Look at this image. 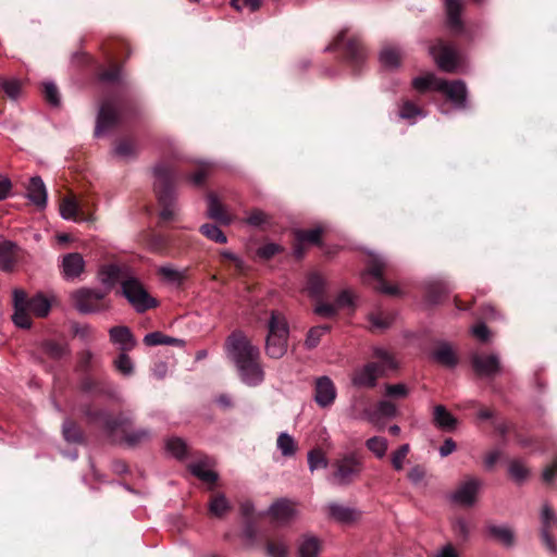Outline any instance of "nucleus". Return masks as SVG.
I'll return each instance as SVG.
<instances>
[{
	"label": "nucleus",
	"instance_id": "8",
	"mask_svg": "<svg viewBox=\"0 0 557 557\" xmlns=\"http://www.w3.org/2000/svg\"><path fill=\"white\" fill-rule=\"evenodd\" d=\"M335 472L333 479L339 485H346L352 482L362 471V461L356 453L345 454L335 461Z\"/></svg>",
	"mask_w": 557,
	"mask_h": 557
},
{
	"label": "nucleus",
	"instance_id": "15",
	"mask_svg": "<svg viewBox=\"0 0 557 557\" xmlns=\"http://www.w3.org/2000/svg\"><path fill=\"white\" fill-rule=\"evenodd\" d=\"M132 275V271L126 265L107 264L101 267L98 272L100 283L108 289L112 288L116 283L123 282Z\"/></svg>",
	"mask_w": 557,
	"mask_h": 557
},
{
	"label": "nucleus",
	"instance_id": "51",
	"mask_svg": "<svg viewBox=\"0 0 557 557\" xmlns=\"http://www.w3.org/2000/svg\"><path fill=\"white\" fill-rule=\"evenodd\" d=\"M321 234L322 230L320 227H315L307 231H298L296 233V238L299 243L319 244Z\"/></svg>",
	"mask_w": 557,
	"mask_h": 557
},
{
	"label": "nucleus",
	"instance_id": "50",
	"mask_svg": "<svg viewBox=\"0 0 557 557\" xmlns=\"http://www.w3.org/2000/svg\"><path fill=\"white\" fill-rule=\"evenodd\" d=\"M230 508L228 502L224 495H218L210 502V512L216 517H222Z\"/></svg>",
	"mask_w": 557,
	"mask_h": 557
},
{
	"label": "nucleus",
	"instance_id": "36",
	"mask_svg": "<svg viewBox=\"0 0 557 557\" xmlns=\"http://www.w3.org/2000/svg\"><path fill=\"white\" fill-rule=\"evenodd\" d=\"M395 317L392 313L375 311L369 314L370 327L372 331H384L392 325Z\"/></svg>",
	"mask_w": 557,
	"mask_h": 557
},
{
	"label": "nucleus",
	"instance_id": "33",
	"mask_svg": "<svg viewBox=\"0 0 557 557\" xmlns=\"http://www.w3.org/2000/svg\"><path fill=\"white\" fill-rule=\"evenodd\" d=\"M144 343L147 346H158V345H169V346H177V347L184 346L183 339L164 335L161 332H152V333L146 334L144 337Z\"/></svg>",
	"mask_w": 557,
	"mask_h": 557
},
{
	"label": "nucleus",
	"instance_id": "54",
	"mask_svg": "<svg viewBox=\"0 0 557 557\" xmlns=\"http://www.w3.org/2000/svg\"><path fill=\"white\" fill-rule=\"evenodd\" d=\"M114 366L124 375H131L134 370L133 361L125 352L119 355L114 361Z\"/></svg>",
	"mask_w": 557,
	"mask_h": 557
},
{
	"label": "nucleus",
	"instance_id": "41",
	"mask_svg": "<svg viewBox=\"0 0 557 557\" xmlns=\"http://www.w3.org/2000/svg\"><path fill=\"white\" fill-rule=\"evenodd\" d=\"M324 288L325 280L321 275L313 273L308 277L307 290L311 297L320 298L324 293Z\"/></svg>",
	"mask_w": 557,
	"mask_h": 557
},
{
	"label": "nucleus",
	"instance_id": "17",
	"mask_svg": "<svg viewBox=\"0 0 557 557\" xmlns=\"http://www.w3.org/2000/svg\"><path fill=\"white\" fill-rule=\"evenodd\" d=\"M14 313L12 320L14 324L22 329H28L32 325L30 311L26 306V293L23 289L13 290Z\"/></svg>",
	"mask_w": 557,
	"mask_h": 557
},
{
	"label": "nucleus",
	"instance_id": "23",
	"mask_svg": "<svg viewBox=\"0 0 557 557\" xmlns=\"http://www.w3.org/2000/svg\"><path fill=\"white\" fill-rule=\"evenodd\" d=\"M117 120V112L110 102H103L99 109L95 134L100 136L112 127Z\"/></svg>",
	"mask_w": 557,
	"mask_h": 557
},
{
	"label": "nucleus",
	"instance_id": "20",
	"mask_svg": "<svg viewBox=\"0 0 557 557\" xmlns=\"http://www.w3.org/2000/svg\"><path fill=\"white\" fill-rule=\"evenodd\" d=\"M189 471L205 483L213 484L218 480V473L213 471V461L209 457H202L189 465Z\"/></svg>",
	"mask_w": 557,
	"mask_h": 557
},
{
	"label": "nucleus",
	"instance_id": "9",
	"mask_svg": "<svg viewBox=\"0 0 557 557\" xmlns=\"http://www.w3.org/2000/svg\"><path fill=\"white\" fill-rule=\"evenodd\" d=\"M430 53L435 60L437 66L444 72H455L461 64L460 54L450 45L437 41L430 47Z\"/></svg>",
	"mask_w": 557,
	"mask_h": 557
},
{
	"label": "nucleus",
	"instance_id": "44",
	"mask_svg": "<svg viewBox=\"0 0 557 557\" xmlns=\"http://www.w3.org/2000/svg\"><path fill=\"white\" fill-rule=\"evenodd\" d=\"M508 472L511 479L517 483H522L529 476L528 468L519 460H512L509 463Z\"/></svg>",
	"mask_w": 557,
	"mask_h": 557
},
{
	"label": "nucleus",
	"instance_id": "38",
	"mask_svg": "<svg viewBox=\"0 0 557 557\" xmlns=\"http://www.w3.org/2000/svg\"><path fill=\"white\" fill-rule=\"evenodd\" d=\"M81 211L79 203L72 197L64 198L60 205L61 216L65 220L76 221Z\"/></svg>",
	"mask_w": 557,
	"mask_h": 557
},
{
	"label": "nucleus",
	"instance_id": "1",
	"mask_svg": "<svg viewBox=\"0 0 557 557\" xmlns=\"http://www.w3.org/2000/svg\"><path fill=\"white\" fill-rule=\"evenodd\" d=\"M226 354L234 362L243 383L258 386L264 380L260 350L244 334L233 333L226 341Z\"/></svg>",
	"mask_w": 557,
	"mask_h": 557
},
{
	"label": "nucleus",
	"instance_id": "14",
	"mask_svg": "<svg viewBox=\"0 0 557 557\" xmlns=\"http://www.w3.org/2000/svg\"><path fill=\"white\" fill-rule=\"evenodd\" d=\"M385 373V368L376 362H369L357 369L351 382L357 387H374L380 376Z\"/></svg>",
	"mask_w": 557,
	"mask_h": 557
},
{
	"label": "nucleus",
	"instance_id": "53",
	"mask_svg": "<svg viewBox=\"0 0 557 557\" xmlns=\"http://www.w3.org/2000/svg\"><path fill=\"white\" fill-rule=\"evenodd\" d=\"M44 349L48 356L54 359L62 358L67 352L65 345L52 341L46 342Z\"/></svg>",
	"mask_w": 557,
	"mask_h": 557
},
{
	"label": "nucleus",
	"instance_id": "30",
	"mask_svg": "<svg viewBox=\"0 0 557 557\" xmlns=\"http://www.w3.org/2000/svg\"><path fill=\"white\" fill-rule=\"evenodd\" d=\"M403 53L398 47L388 45L382 48L380 52V62L386 69H396L400 64Z\"/></svg>",
	"mask_w": 557,
	"mask_h": 557
},
{
	"label": "nucleus",
	"instance_id": "28",
	"mask_svg": "<svg viewBox=\"0 0 557 557\" xmlns=\"http://www.w3.org/2000/svg\"><path fill=\"white\" fill-rule=\"evenodd\" d=\"M208 216L225 225L231 224L233 221L232 216L226 212L224 206L213 194L208 196Z\"/></svg>",
	"mask_w": 557,
	"mask_h": 557
},
{
	"label": "nucleus",
	"instance_id": "4",
	"mask_svg": "<svg viewBox=\"0 0 557 557\" xmlns=\"http://www.w3.org/2000/svg\"><path fill=\"white\" fill-rule=\"evenodd\" d=\"M153 176L154 191L163 207L160 216L164 221L173 220L178 211L173 189V171L169 165L160 163L153 168Z\"/></svg>",
	"mask_w": 557,
	"mask_h": 557
},
{
	"label": "nucleus",
	"instance_id": "5",
	"mask_svg": "<svg viewBox=\"0 0 557 557\" xmlns=\"http://www.w3.org/2000/svg\"><path fill=\"white\" fill-rule=\"evenodd\" d=\"M265 354L270 358L280 359L287 351L289 326L283 312L273 310L267 324Z\"/></svg>",
	"mask_w": 557,
	"mask_h": 557
},
{
	"label": "nucleus",
	"instance_id": "56",
	"mask_svg": "<svg viewBox=\"0 0 557 557\" xmlns=\"http://www.w3.org/2000/svg\"><path fill=\"white\" fill-rule=\"evenodd\" d=\"M373 355L375 358L380 359V362L377 363L380 366H383L385 368V371L396 368V363L393 357L384 348H375L373 350Z\"/></svg>",
	"mask_w": 557,
	"mask_h": 557
},
{
	"label": "nucleus",
	"instance_id": "32",
	"mask_svg": "<svg viewBox=\"0 0 557 557\" xmlns=\"http://www.w3.org/2000/svg\"><path fill=\"white\" fill-rule=\"evenodd\" d=\"M276 448L284 458H293L298 451V443L286 432H281L276 440Z\"/></svg>",
	"mask_w": 557,
	"mask_h": 557
},
{
	"label": "nucleus",
	"instance_id": "12",
	"mask_svg": "<svg viewBox=\"0 0 557 557\" xmlns=\"http://www.w3.org/2000/svg\"><path fill=\"white\" fill-rule=\"evenodd\" d=\"M482 482L479 479L468 478L450 494V500L460 506L470 507L475 503Z\"/></svg>",
	"mask_w": 557,
	"mask_h": 557
},
{
	"label": "nucleus",
	"instance_id": "60",
	"mask_svg": "<svg viewBox=\"0 0 557 557\" xmlns=\"http://www.w3.org/2000/svg\"><path fill=\"white\" fill-rule=\"evenodd\" d=\"M281 251V247L274 243H268L258 248L257 255L262 259H270Z\"/></svg>",
	"mask_w": 557,
	"mask_h": 557
},
{
	"label": "nucleus",
	"instance_id": "21",
	"mask_svg": "<svg viewBox=\"0 0 557 557\" xmlns=\"http://www.w3.org/2000/svg\"><path fill=\"white\" fill-rule=\"evenodd\" d=\"M556 522H557V519H556L555 513L553 512L552 508L547 504L543 505L542 510H541V523H542L541 534H542V540H543L544 544L550 552H556V549H557L554 539L552 537V535L549 533L552 527L555 525Z\"/></svg>",
	"mask_w": 557,
	"mask_h": 557
},
{
	"label": "nucleus",
	"instance_id": "64",
	"mask_svg": "<svg viewBox=\"0 0 557 557\" xmlns=\"http://www.w3.org/2000/svg\"><path fill=\"white\" fill-rule=\"evenodd\" d=\"M246 222L251 226H261L268 222V215L261 210H253L246 219Z\"/></svg>",
	"mask_w": 557,
	"mask_h": 557
},
{
	"label": "nucleus",
	"instance_id": "26",
	"mask_svg": "<svg viewBox=\"0 0 557 557\" xmlns=\"http://www.w3.org/2000/svg\"><path fill=\"white\" fill-rule=\"evenodd\" d=\"M53 296L48 297L41 293L36 294L32 298L26 297V306L32 314L37 318H45L49 314L52 306Z\"/></svg>",
	"mask_w": 557,
	"mask_h": 557
},
{
	"label": "nucleus",
	"instance_id": "34",
	"mask_svg": "<svg viewBox=\"0 0 557 557\" xmlns=\"http://www.w3.org/2000/svg\"><path fill=\"white\" fill-rule=\"evenodd\" d=\"M433 419L435 424L443 430H451L457 423V420L453 414L442 405L434 407Z\"/></svg>",
	"mask_w": 557,
	"mask_h": 557
},
{
	"label": "nucleus",
	"instance_id": "10",
	"mask_svg": "<svg viewBox=\"0 0 557 557\" xmlns=\"http://www.w3.org/2000/svg\"><path fill=\"white\" fill-rule=\"evenodd\" d=\"M267 515L271 521L280 527L287 525L298 516L297 503L281 498L274 502L268 509Z\"/></svg>",
	"mask_w": 557,
	"mask_h": 557
},
{
	"label": "nucleus",
	"instance_id": "57",
	"mask_svg": "<svg viewBox=\"0 0 557 557\" xmlns=\"http://www.w3.org/2000/svg\"><path fill=\"white\" fill-rule=\"evenodd\" d=\"M135 151V145L129 140H121L114 148V153L120 158L132 157L134 156Z\"/></svg>",
	"mask_w": 557,
	"mask_h": 557
},
{
	"label": "nucleus",
	"instance_id": "52",
	"mask_svg": "<svg viewBox=\"0 0 557 557\" xmlns=\"http://www.w3.org/2000/svg\"><path fill=\"white\" fill-rule=\"evenodd\" d=\"M0 87L10 99L16 100L18 98L21 92V83L17 79H2L0 82Z\"/></svg>",
	"mask_w": 557,
	"mask_h": 557
},
{
	"label": "nucleus",
	"instance_id": "46",
	"mask_svg": "<svg viewBox=\"0 0 557 557\" xmlns=\"http://www.w3.org/2000/svg\"><path fill=\"white\" fill-rule=\"evenodd\" d=\"M200 232L209 239L225 244L227 242L226 236L223 234V232L214 224H203L200 227Z\"/></svg>",
	"mask_w": 557,
	"mask_h": 557
},
{
	"label": "nucleus",
	"instance_id": "24",
	"mask_svg": "<svg viewBox=\"0 0 557 557\" xmlns=\"http://www.w3.org/2000/svg\"><path fill=\"white\" fill-rule=\"evenodd\" d=\"M432 358L437 363L454 368L458 363V358L453 346L446 342H440L432 351Z\"/></svg>",
	"mask_w": 557,
	"mask_h": 557
},
{
	"label": "nucleus",
	"instance_id": "37",
	"mask_svg": "<svg viewBox=\"0 0 557 557\" xmlns=\"http://www.w3.org/2000/svg\"><path fill=\"white\" fill-rule=\"evenodd\" d=\"M445 1V8L447 12L448 17V24L454 29H460L461 28V20H460V12H461V3L459 0H444Z\"/></svg>",
	"mask_w": 557,
	"mask_h": 557
},
{
	"label": "nucleus",
	"instance_id": "63",
	"mask_svg": "<svg viewBox=\"0 0 557 557\" xmlns=\"http://www.w3.org/2000/svg\"><path fill=\"white\" fill-rule=\"evenodd\" d=\"M376 412L380 417H394L396 414V406L388 400H382L377 404Z\"/></svg>",
	"mask_w": 557,
	"mask_h": 557
},
{
	"label": "nucleus",
	"instance_id": "27",
	"mask_svg": "<svg viewBox=\"0 0 557 557\" xmlns=\"http://www.w3.org/2000/svg\"><path fill=\"white\" fill-rule=\"evenodd\" d=\"M27 197L38 208L44 209L47 205V190L39 176L32 177L27 186Z\"/></svg>",
	"mask_w": 557,
	"mask_h": 557
},
{
	"label": "nucleus",
	"instance_id": "62",
	"mask_svg": "<svg viewBox=\"0 0 557 557\" xmlns=\"http://www.w3.org/2000/svg\"><path fill=\"white\" fill-rule=\"evenodd\" d=\"M385 394L388 397H406L408 388L405 384H387L385 386Z\"/></svg>",
	"mask_w": 557,
	"mask_h": 557
},
{
	"label": "nucleus",
	"instance_id": "13",
	"mask_svg": "<svg viewBox=\"0 0 557 557\" xmlns=\"http://www.w3.org/2000/svg\"><path fill=\"white\" fill-rule=\"evenodd\" d=\"M471 363L475 373L483 377H493L500 372V360L496 354H473Z\"/></svg>",
	"mask_w": 557,
	"mask_h": 557
},
{
	"label": "nucleus",
	"instance_id": "2",
	"mask_svg": "<svg viewBox=\"0 0 557 557\" xmlns=\"http://www.w3.org/2000/svg\"><path fill=\"white\" fill-rule=\"evenodd\" d=\"M85 414L91 423L100 425L109 434H114L116 432L123 433L125 442L129 446H136L145 443L151 436L150 432L145 429L128 432L131 418L124 413L113 418L106 410L87 409Z\"/></svg>",
	"mask_w": 557,
	"mask_h": 557
},
{
	"label": "nucleus",
	"instance_id": "55",
	"mask_svg": "<svg viewBox=\"0 0 557 557\" xmlns=\"http://www.w3.org/2000/svg\"><path fill=\"white\" fill-rule=\"evenodd\" d=\"M409 445L404 444L392 455V465L395 470L400 471L404 468V461L409 453Z\"/></svg>",
	"mask_w": 557,
	"mask_h": 557
},
{
	"label": "nucleus",
	"instance_id": "43",
	"mask_svg": "<svg viewBox=\"0 0 557 557\" xmlns=\"http://www.w3.org/2000/svg\"><path fill=\"white\" fill-rule=\"evenodd\" d=\"M330 327L327 325H318L314 327H311L307 334L305 345L307 348L312 349L315 348L321 337L329 332Z\"/></svg>",
	"mask_w": 557,
	"mask_h": 557
},
{
	"label": "nucleus",
	"instance_id": "11",
	"mask_svg": "<svg viewBox=\"0 0 557 557\" xmlns=\"http://www.w3.org/2000/svg\"><path fill=\"white\" fill-rule=\"evenodd\" d=\"M347 33L348 29H343L325 50H334L344 46L349 61L355 64L361 63L366 58V50L356 37L346 40Z\"/></svg>",
	"mask_w": 557,
	"mask_h": 557
},
{
	"label": "nucleus",
	"instance_id": "39",
	"mask_svg": "<svg viewBox=\"0 0 557 557\" xmlns=\"http://www.w3.org/2000/svg\"><path fill=\"white\" fill-rule=\"evenodd\" d=\"M424 116L423 110L409 100L404 101L399 108V117L408 120L411 123H414L418 117Z\"/></svg>",
	"mask_w": 557,
	"mask_h": 557
},
{
	"label": "nucleus",
	"instance_id": "22",
	"mask_svg": "<svg viewBox=\"0 0 557 557\" xmlns=\"http://www.w3.org/2000/svg\"><path fill=\"white\" fill-rule=\"evenodd\" d=\"M111 342L119 347L122 352L132 350L136 346L131 330L126 326H114L109 330Z\"/></svg>",
	"mask_w": 557,
	"mask_h": 557
},
{
	"label": "nucleus",
	"instance_id": "35",
	"mask_svg": "<svg viewBox=\"0 0 557 557\" xmlns=\"http://www.w3.org/2000/svg\"><path fill=\"white\" fill-rule=\"evenodd\" d=\"M492 537L506 547H511L515 543V534L512 530L506 525H490L487 528Z\"/></svg>",
	"mask_w": 557,
	"mask_h": 557
},
{
	"label": "nucleus",
	"instance_id": "40",
	"mask_svg": "<svg viewBox=\"0 0 557 557\" xmlns=\"http://www.w3.org/2000/svg\"><path fill=\"white\" fill-rule=\"evenodd\" d=\"M366 447L379 459L385 457L388 442L385 437L373 436L367 440Z\"/></svg>",
	"mask_w": 557,
	"mask_h": 557
},
{
	"label": "nucleus",
	"instance_id": "19",
	"mask_svg": "<svg viewBox=\"0 0 557 557\" xmlns=\"http://www.w3.org/2000/svg\"><path fill=\"white\" fill-rule=\"evenodd\" d=\"M385 267L386 261L383 257L373 256L369 265L368 273L377 280V285L375 286L377 290L387 295H398V287L387 285L382 278Z\"/></svg>",
	"mask_w": 557,
	"mask_h": 557
},
{
	"label": "nucleus",
	"instance_id": "49",
	"mask_svg": "<svg viewBox=\"0 0 557 557\" xmlns=\"http://www.w3.org/2000/svg\"><path fill=\"white\" fill-rule=\"evenodd\" d=\"M62 432L66 442L78 443L82 441L81 431L72 421L66 420L63 423Z\"/></svg>",
	"mask_w": 557,
	"mask_h": 557
},
{
	"label": "nucleus",
	"instance_id": "47",
	"mask_svg": "<svg viewBox=\"0 0 557 557\" xmlns=\"http://www.w3.org/2000/svg\"><path fill=\"white\" fill-rule=\"evenodd\" d=\"M327 465V459L321 450L313 449L308 453V466L311 472L320 468H326Z\"/></svg>",
	"mask_w": 557,
	"mask_h": 557
},
{
	"label": "nucleus",
	"instance_id": "48",
	"mask_svg": "<svg viewBox=\"0 0 557 557\" xmlns=\"http://www.w3.org/2000/svg\"><path fill=\"white\" fill-rule=\"evenodd\" d=\"M15 246L12 243H5L0 246L1 252L3 253L0 258V269L3 271H11L14 265V258L12 256V249Z\"/></svg>",
	"mask_w": 557,
	"mask_h": 557
},
{
	"label": "nucleus",
	"instance_id": "16",
	"mask_svg": "<svg viewBox=\"0 0 557 557\" xmlns=\"http://www.w3.org/2000/svg\"><path fill=\"white\" fill-rule=\"evenodd\" d=\"M337 391L333 381L329 376H320L315 380L314 401L321 408L332 406L336 399Z\"/></svg>",
	"mask_w": 557,
	"mask_h": 557
},
{
	"label": "nucleus",
	"instance_id": "61",
	"mask_svg": "<svg viewBox=\"0 0 557 557\" xmlns=\"http://www.w3.org/2000/svg\"><path fill=\"white\" fill-rule=\"evenodd\" d=\"M337 308L333 304L318 302L314 307V313L324 318H332L336 314Z\"/></svg>",
	"mask_w": 557,
	"mask_h": 557
},
{
	"label": "nucleus",
	"instance_id": "25",
	"mask_svg": "<svg viewBox=\"0 0 557 557\" xmlns=\"http://www.w3.org/2000/svg\"><path fill=\"white\" fill-rule=\"evenodd\" d=\"M329 516L338 523H350L359 519L360 513L351 507L337 503L327 505Z\"/></svg>",
	"mask_w": 557,
	"mask_h": 557
},
{
	"label": "nucleus",
	"instance_id": "31",
	"mask_svg": "<svg viewBox=\"0 0 557 557\" xmlns=\"http://www.w3.org/2000/svg\"><path fill=\"white\" fill-rule=\"evenodd\" d=\"M158 274L168 283L180 286L187 278L188 269H176L171 264H166L158 269Z\"/></svg>",
	"mask_w": 557,
	"mask_h": 557
},
{
	"label": "nucleus",
	"instance_id": "42",
	"mask_svg": "<svg viewBox=\"0 0 557 557\" xmlns=\"http://www.w3.org/2000/svg\"><path fill=\"white\" fill-rule=\"evenodd\" d=\"M165 449L169 454L177 459H182L187 454V445L180 437L169 438L165 443Z\"/></svg>",
	"mask_w": 557,
	"mask_h": 557
},
{
	"label": "nucleus",
	"instance_id": "18",
	"mask_svg": "<svg viewBox=\"0 0 557 557\" xmlns=\"http://www.w3.org/2000/svg\"><path fill=\"white\" fill-rule=\"evenodd\" d=\"M61 273L66 281L78 278L85 271V260L78 252H70L62 257Z\"/></svg>",
	"mask_w": 557,
	"mask_h": 557
},
{
	"label": "nucleus",
	"instance_id": "7",
	"mask_svg": "<svg viewBox=\"0 0 557 557\" xmlns=\"http://www.w3.org/2000/svg\"><path fill=\"white\" fill-rule=\"evenodd\" d=\"M122 294L137 312H144L157 306L156 299L149 296L141 282L133 273L123 282Z\"/></svg>",
	"mask_w": 557,
	"mask_h": 557
},
{
	"label": "nucleus",
	"instance_id": "59",
	"mask_svg": "<svg viewBox=\"0 0 557 557\" xmlns=\"http://www.w3.org/2000/svg\"><path fill=\"white\" fill-rule=\"evenodd\" d=\"M231 5L237 11L247 9L250 12H255L260 8L261 0H232Z\"/></svg>",
	"mask_w": 557,
	"mask_h": 557
},
{
	"label": "nucleus",
	"instance_id": "29",
	"mask_svg": "<svg viewBox=\"0 0 557 557\" xmlns=\"http://www.w3.org/2000/svg\"><path fill=\"white\" fill-rule=\"evenodd\" d=\"M299 557H319L321 552V541L310 534L304 535L298 544Z\"/></svg>",
	"mask_w": 557,
	"mask_h": 557
},
{
	"label": "nucleus",
	"instance_id": "6",
	"mask_svg": "<svg viewBox=\"0 0 557 557\" xmlns=\"http://www.w3.org/2000/svg\"><path fill=\"white\" fill-rule=\"evenodd\" d=\"M107 292L97 288L81 287L71 293L70 297L75 309L84 314L98 313L109 309Z\"/></svg>",
	"mask_w": 557,
	"mask_h": 557
},
{
	"label": "nucleus",
	"instance_id": "58",
	"mask_svg": "<svg viewBox=\"0 0 557 557\" xmlns=\"http://www.w3.org/2000/svg\"><path fill=\"white\" fill-rule=\"evenodd\" d=\"M44 92L46 100L52 104V106H59L60 103V97L57 86L51 83L47 82L44 84Z\"/></svg>",
	"mask_w": 557,
	"mask_h": 557
},
{
	"label": "nucleus",
	"instance_id": "45",
	"mask_svg": "<svg viewBox=\"0 0 557 557\" xmlns=\"http://www.w3.org/2000/svg\"><path fill=\"white\" fill-rule=\"evenodd\" d=\"M268 557H287L288 546L283 540L269 541L265 545Z\"/></svg>",
	"mask_w": 557,
	"mask_h": 557
},
{
	"label": "nucleus",
	"instance_id": "3",
	"mask_svg": "<svg viewBox=\"0 0 557 557\" xmlns=\"http://www.w3.org/2000/svg\"><path fill=\"white\" fill-rule=\"evenodd\" d=\"M412 86L420 92L435 90L444 94L447 99L458 109L467 107L468 89L463 81H446L436 77L432 73L413 78Z\"/></svg>",
	"mask_w": 557,
	"mask_h": 557
}]
</instances>
